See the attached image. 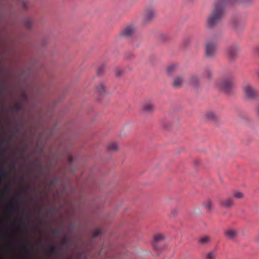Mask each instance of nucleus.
<instances>
[{
    "label": "nucleus",
    "instance_id": "c03bdc74",
    "mask_svg": "<svg viewBox=\"0 0 259 259\" xmlns=\"http://www.w3.org/2000/svg\"><path fill=\"white\" fill-rule=\"evenodd\" d=\"M19 221H23V218L20 217V218H19L17 219Z\"/></svg>",
    "mask_w": 259,
    "mask_h": 259
},
{
    "label": "nucleus",
    "instance_id": "7ed1b4c3",
    "mask_svg": "<svg viewBox=\"0 0 259 259\" xmlns=\"http://www.w3.org/2000/svg\"><path fill=\"white\" fill-rule=\"evenodd\" d=\"M217 52V44L215 40H207L205 45V55L206 57L212 58L215 56Z\"/></svg>",
    "mask_w": 259,
    "mask_h": 259
},
{
    "label": "nucleus",
    "instance_id": "37998d69",
    "mask_svg": "<svg viewBox=\"0 0 259 259\" xmlns=\"http://www.w3.org/2000/svg\"><path fill=\"white\" fill-rule=\"evenodd\" d=\"M26 147H23V148H22L21 150H22V151L24 152V151H25L26 150Z\"/></svg>",
    "mask_w": 259,
    "mask_h": 259
},
{
    "label": "nucleus",
    "instance_id": "dca6fc26",
    "mask_svg": "<svg viewBox=\"0 0 259 259\" xmlns=\"http://www.w3.org/2000/svg\"><path fill=\"white\" fill-rule=\"evenodd\" d=\"M164 239V236L162 234H157L154 237V240L152 243L153 248L155 249H158L157 247V243Z\"/></svg>",
    "mask_w": 259,
    "mask_h": 259
},
{
    "label": "nucleus",
    "instance_id": "412c9836",
    "mask_svg": "<svg viewBox=\"0 0 259 259\" xmlns=\"http://www.w3.org/2000/svg\"><path fill=\"white\" fill-rule=\"evenodd\" d=\"M216 251H210L206 254L205 259H214L216 257Z\"/></svg>",
    "mask_w": 259,
    "mask_h": 259
},
{
    "label": "nucleus",
    "instance_id": "6e6552de",
    "mask_svg": "<svg viewBox=\"0 0 259 259\" xmlns=\"http://www.w3.org/2000/svg\"><path fill=\"white\" fill-rule=\"evenodd\" d=\"M224 235L227 239L233 240L237 237L238 232L234 228H229L224 231Z\"/></svg>",
    "mask_w": 259,
    "mask_h": 259
},
{
    "label": "nucleus",
    "instance_id": "bb28decb",
    "mask_svg": "<svg viewBox=\"0 0 259 259\" xmlns=\"http://www.w3.org/2000/svg\"><path fill=\"white\" fill-rule=\"evenodd\" d=\"M253 0H239V2H232V4H243V5H247L251 2H252Z\"/></svg>",
    "mask_w": 259,
    "mask_h": 259
},
{
    "label": "nucleus",
    "instance_id": "79ce46f5",
    "mask_svg": "<svg viewBox=\"0 0 259 259\" xmlns=\"http://www.w3.org/2000/svg\"><path fill=\"white\" fill-rule=\"evenodd\" d=\"M54 182H52L50 184V187H52L54 186Z\"/></svg>",
    "mask_w": 259,
    "mask_h": 259
},
{
    "label": "nucleus",
    "instance_id": "ea45409f",
    "mask_svg": "<svg viewBox=\"0 0 259 259\" xmlns=\"http://www.w3.org/2000/svg\"><path fill=\"white\" fill-rule=\"evenodd\" d=\"M255 73H256L257 78L259 79V70L256 71Z\"/></svg>",
    "mask_w": 259,
    "mask_h": 259
},
{
    "label": "nucleus",
    "instance_id": "aec40b11",
    "mask_svg": "<svg viewBox=\"0 0 259 259\" xmlns=\"http://www.w3.org/2000/svg\"><path fill=\"white\" fill-rule=\"evenodd\" d=\"M210 241V237L207 236L202 237L199 239V242L202 244H207L209 243Z\"/></svg>",
    "mask_w": 259,
    "mask_h": 259
},
{
    "label": "nucleus",
    "instance_id": "39448f33",
    "mask_svg": "<svg viewBox=\"0 0 259 259\" xmlns=\"http://www.w3.org/2000/svg\"><path fill=\"white\" fill-rule=\"evenodd\" d=\"M239 50L240 48L237 45H233L229 47L226 51L228 58L231 60H234L237 57Z\"/></svg>",
    "mask_w": 259,
    "mask_h": 259
},
{
    "label": "nucleus",
    "instance_id": "a211bd4d",
    "mask_svg": "<svg viewBox=\"0 0 259 259\" xmlns=\"http://www.w3.org/2000/svg\"><path fill=\"white\" fill-rule=\"evenodd\" d=\"M33 24V21L31 18H27L24 20V24L27 29H30Z\"/></svg>",
    "mask_w": 259,
    "mask_h": 259
},
{
    "label": "nucleus",
    "instance_id": "a18cd8bd",
    "mask_svg": "<svg viewBox=\"0 0 259 259\" xmlns=\"http://www.w3.org/2000/svg\"><path fill=\"white\" fill-rule=\"evenodd\" d=\"M13 137H14V136H13V135H12V136H11V137L9 138V140H12V139L13 138Z\"/></svg>",
    "mask_w": 259,
    "mask_h": 259
},
{
    "label": "nucleus",
    "instance_id": "f257e3e1",
    "mask_svg": "<svg viewBox=\"0 0 259 259\" xmlns=\"http://www.w3.org/2000/svg\"><path fill=\"white\" fill-rule=\"evenodd\" d=\"M227 0H215L213 9L206 20V27L208 29L215 27L221 21L225 13Z\"/></svg>",
    "mask_w": 259,
    "mask_h": 259
},
{
    "label": "nucleus",
    "instance_id": "c9c22d12",
    "mask_svg": "<svg viewBox=\"0 0 259 259\" xmlns=\"http://www.w3.org/2000/svg\"><path fill=\"white\" fill-rule=\"evenodd\" d=\"M62 244H66L68 242V238L67 237H64L62 239Z\"/></svg>",
    "mask_w": 259,
    "mask_h": 259
},
{
    "label": "nucleus",
    "instance_id": "1a4fd4ad",
    "mask_svg": "<svg viewBox=\"0 0 259 259\" xmlns=\"http://www.w3.org/2000/svg\"><path fill=\"white\" fill-rule=\"evenodd\" d=\"M136 28L133 25H129L124 28L121 31V34L125 37H128L134 33Z\"/></svg>",
    "mask_w": 259,
    "mask_h": 259
},
{
    "label": "nucleus",
    "instance_id": "cd10ccee",
    "mask_svg": "<svg viewBox=\"0 0 259 259\" xmlns=\"http://www.w3.org/2000/svg\"><path fill=\"white\" fill-rule=\"evenodd\" d=\"M161 124L165 128H167L168 126L166 125L167 123H171L170 119L167 118H163L161 120Z\"/></svg>",
    "mask_w": 259,
    "mask_h": 259
},
{
    "label": "nucleus",
    "instance_id": "6ab92c4d",
    "mask_svg": "<svg viewBox=\"0 0 259 259\" xmlns=\"http://www.w3.org/2000/svg\"><path fill=\"white\" fill-rule=\"evenodd\" d=\"M203 205L207 210L210 211L213 207V203L210 199H207L204 202Z\"/></svg>",
    "mask_w": 259,
    "mask_h": 259
},
{
    "label": "nucleus",
    "instance_id": "423d86ee",
    "mask_svg": "<svg viewBox=\"0 0 259 259\" xmlns=\"http://www.w3.org/2000/svg\"><path fill=\"white\" fill-rule=\"evenodd\" d=\"M155 16V12L152 7L147 8L144 13L143 22L144 24L151 21Z\"/></svg>",
    "mask_w": 259,
    "mask_h": 259
},
{
    "label": "nucleus",
    "instance_id": "a19ab883",
    "mask_svg": "<svg viewBox=\"0 0 259 259\" xmlns=\"http://www.w3.org/2000/svg\"><path fill=\"white\" fill-rule=\"evenodd\" d=\"M4 93V89L3 88H0V95H2Z\"/></svg>",
    "mask_w": 259,
    "mask_h": 259
},
{
    "label": "nucleus",
    "instance_id": "b1692460",
    "mask_svg": "<svg viewBox=\"0 0 259 259\" xmlns=\"http://www.w3.org/2000/svg\"><path fill=\"white\" fill-rule=\"evenodd\" d=\"M50 253L51 254H56L58 253V249L54 245H51L49 250Z\"/></svg>",
    "mask_w": 259,
    "mask_h": 259
},
{
    "label": "nucleus",
    "instance_id": "e433bc0d",
    "mask_svg": "<svg viewBox=\"0 0 259 259\" xmlns=\"http://www.w3.org/2000/svg\"><path fill=\"white\" fill-rule=\"evenodd\" d=\"M73 161V157L71 155L68 156V162L70 164H71Z\"/></svg>",
    "mask_w": 259,
    "mask_h": 259
},
{
    "label": "nucleus",
    "instance_id": "9b49d317",
    "mask_svg": "<svg viewBox=\"0 0 259 259\" xmlns=\"http://www.w3.org/2000/svg\"><path fill=\"white\" fill-rule=\"evenodd\" d=\"M184 81L185 79L183 76H178L174 78L172 85L175 88H181Z\"/></svg>",
    "mask_w": 259,
    "mask_h": 259
},
{
    "label": "nucleus",
    "instance_id": "393cba45",
    "mask_svg": "<svg viewBox=\"0 0 259 259\" xmlns=\"http://www.w3.org/2000/svg\"><path fill=\"white\" fill-rule=\"evenodd\" d=\"M15 207H18V204L17 201H16L15 205H11L7 208V211L9 213H11L14 211Z\"/></svg>",
    "mask_w": 259,
    "mask_h": 259
},
{
    "label": "nucleus",
    "instance_id": "473e14b6",
    "mask_svg": "<svg viewBox=\"0 0 259 259\" xmlns=\"http://www.w3.org/2000/svg\"><path fill=\"white\" fill-rule=\"evenodd\" d=\"M29 246V247H30L31 248H32V246L31 244V243L28 241H26V244L24 246V248L25 249V250H27V247Z\"/></svg>",
    "mask_w": 259,
    "mask_h": 259
},
{
    "label": "nucleus",
    "instance_id": "7c9ffc66",
    "mask_svg": "<svg viewBox=\"0 0 259 259\" xmlns=\"http://www.w3.org/2000/svg\"><path fill=\"white\" fill-rule=\"evenodd\" d=\"M101 233V230L100 229L95 230L93 233V237L94 238L97 237Z\"/></svg>",
    "mask_w": 259,
    "mask_h": 259
},
{
    "label": "nucleus",
    "instance_id": "2f4dec72",
    "mask_svg": "<svg viewBox=\"0 0 259 259\" xmlns=\"http://www.w3.org/2000/svg\"><path fill=\"white\" fill-rule=\"evenodd\" d=\"M232 24H233V27L235 28H236L237 27L238 24V25L239 24V21L238 20L234 19L232 21Z\"/></svg>",
    "mask_w": 259,
    "mask_h": 259
},
{
    "label": "nucleus",
    "instance_id": "58836bf2",
    "mask_svg": "<svg viewBox=\"0 0 259 259\" xmlns=\"http://www.w3.org/2000/svg\"><path fill=\"white\" fill-rule=\"evenodd\" d=\"M256 113L257 116L259 117V104L258 106L256 108Z\"/></svg>",
    "mask_w": 259,
    "mask_h": 259
},
{
    "label": "nucleus",
    "instance_id": "f8f14e48",
    "mask_svg": "<svg viewBox=\"0 0 259 259\" xmlns=\"http://www.w3.org/2000/svg\"><path fill=\"white\" fill-rule=\"evenodd\" d=\"M220 205L222 207L229 208L233 206L234 201L232 198H228L221 200Z\"/></svg>",
    "mask_w": 259,
    "mask_h": 259
},
{
    "label": "nucleus",
    "instance_id": "72a5a7b5",
    "mask_svg": "<svg viewBox=\"0 0 259 259\" xmlns=\"http://www.w3.org/2000/svg\"><path fill=\"white\" fill-rule=\"evenodd\" d=\"M227 2L226 3V5H229L232 4V2H239V0H227Z\"/></svg>",
    "mask_w": 259,
    "mask_h": 259
},
{
    "label": "nucleus",
    "instance_id": "5701e85b",
    "mask_svg": "<svg viewBox=\"0 0 259 259\" xmlns=\"http://www.w3.org/2000/svg\"><path fill=\"white\" fill-rule=\"evenodd\" d=\"M118 148V144L116 143H113L110 144L108 146V149L110 151H116Z\"/></svg>",
    "mask_w": 259,
    "mask_h": 259
},
{
    "label": "nucleus",
    "instance_id": "9d476101",
    "mask_svg": "<svg viewBox=\"0 0 259 259\" xmlns=\"http://www.w3.org/2000/svg\"><path fill=\"white\" fill-rule=\"evenodd\" d=\"M205 118L211 121H216L219 118V115L213 111H208L204 115Z\"/></svg>",
    "mask_w": 259,
    "mask_h": 259
},
{
    "label": "nucleus",
    "instance_id": "4c0bfd02",
    "mask_svg": "<svg viewBox=\"0 0 259 259\" xmlns=\"http://www.w3.org/2000/svg\"><path fill=\"white\" fill-rule=\"evenodd\" d=\"M122 70H116V76H120L122 74Z\"/></svg>",
    "mask_w": 259,
    "mask_h": 259
},
{
    "label": "nucleus",
    "instance_id": "f3484780",
    "mask_svg": "<svg viewBox=\"0 0 259 259\" xmlns=\"http://www.w3.org/2000/svg\"><path fill=\"white\" fill-rule=\"evenodd\" d=\"M177 69L178 65L176 64H171L167 66L166 71L168 74L171 75L175 72Z\"/></svg>",
    "mask_w": 259,
    "mask_h": 259
},
{
    "label": "nucleus",
    "instance_id": "f704fd0d",
    "mask_svg": "<svg viewBox=\"0 0 259 259\" xmlns=\"http://www.w3.org/2000/svg\"><path fill=\"white\" fill-rule=\"evenodd\" d=\"M104 66H101L99 68L98 72H97L98 75L101 74L102 73V72L104 70Z\"/></svg>",
    "mask_w": 259,
    "mask_h": 259
},
{
    "label": "nucleus",
    "instance_id": "a878e982",
    "mask_svg": "<svg viewBox=\"0 0 259 259\" xmlns=\"http://www.w3.org/2000/svg\"><path fill=\"white\" fill-rule=\"evenodd\" d=\"M10 189V185L6 186L4 189L1 192V196L2 197H5L7 195Z\"/></svg>",
    "mask_w": 259,
    "mask_h": 259
},
{
    "label": "nucleus",
    "instance_id": "20e7f679",
    "mask_svg": "<svg viewBox=\"0 0 259 259\" xmlns=\"http://www.w3.org/2000/svg\"><path fill=\"white\" fill-rule=\"evenodd\" d=\"M242 90L246 99L254 100L257 97V92L252 85L250 84H245L243 87Z\"/></svg>",
    "mask_w": 259,
    "mask_h": 259
},
{
    "label": "nucleus",
    "instance_id": "ddd939ff",
    "mask_svg": "<svg viewBox=\"0 0 259 259\" xmlns=\"http://www.w3.org/2000/svg\"><path fill=\"white\" fill-rule=\"evenodd\" d=\"M188 83L194 87H196L199 84V78L196 75H191L189 78Z\"/></svg>",
    "mask_w": 259,
    "mask_h": 259
},
{
    "label": "nucleus",
    "instance_id": "4468645a",
    "mask_svg": "<svg viewBox=\"0 0 259 259\" xmlns=\"http://www.w3.org/2000/svg\"><path fill=\"white\" fill-rule=\"evenodd\" d=\"M213 73L211 68L209 66H206L204 68L202 73L203 77L207 79H210L212 78Z\"/></svg>",
    "mask_w": 259,
    "mask_h": 259
},
{
    "label": "nucleus",
    "instance_id": "2eb2a0df",
    "mask_svg": "<svg viewBox=\"0 0 259 259\" xmlns=\"http://www.w3.org/2000/svg\"><path fill=\"white\" fill-rule=\"evenodd\" d=\"M153 104L150 102H146L143 106L142 110L146 112H151L154 110Z\"/></svg>",
    "mask_w": 259,
    "mask_h": 259
},
{
    "label": "nucleus",
    "instance_id": "c756f323",
    "mask_svg": "<svg viewBox=\"0 0 259 259\" xmlns=\"http://www.w3.org/2000/svg\"><path fill=\"white\" fill-rule=\"evenodd\" d=\"M7 173L5 170H2L0 172V179H4L7 177Z\"/></svg>",
    "mask_w": 259,
    "mask_h": 259
},
{
    "label": "nucleus",
    "instance_id": "4be33fe9",
    "mask_svg": "<svg viewBox=\"0 0 259 259\" xmlns=\"http://www.w3.org/2000/svg\"><path fill=\"white\" fill-rule=\"evenodd\" d=\"M243 194L239 191H234L233 192V197L237 199H241L243 197Z\"/></svg>",
    "mask_w": 259,
    "mask_h": 259
},
{
    "label": "nucleus",
    "instance_id": "c85d7f7f",
    "mask_svg": "<svg viewBox=\"0 0 259 259\" xmlns=\"http://www.w3.org/2000/svg\"><path fill=\"white\" fill-rule=\"evenodd\" d=\"M21 108V105L19 103H17L15 104V105L14 107V110L15 112H18L20 111Z\"/></svg>",
    "mask_w": 259,
    "mask_h": 259
},
{
    "label": "nucleus",
    "instance_id": "f03ea898",
    "mask_svg": "<svg viewBox=\"0 0 259 259\" xmlns=\"http://www.w3.org/2000/svg\"><path fill=\"white\" fill-rule=\"evenodd\" d=\"M235 76L233 73L229 72L222 77L217 83L218 87L223 92L229 93L234 87Z\"/></svg>",
    "mask_w": 259,
    "mask_h": 259
},
{
    "label": "nucleus",
    "instance_id": "0eeeda50",
    "mask_svg": "<svg viewBox=\"0 0 259 259\" xmlns=\"http://www.w3.org/2000/svg\"><path fill=\"white\" fill-rule=\"evenodd\" d=\"M95 94L99 96L100 99L107 94L106 86L104 82H101L96 85Z\"/></svg>",
    "mask_w": 259,
    "mask_h": 259
}]
</instances>
